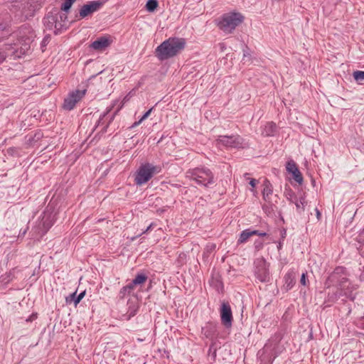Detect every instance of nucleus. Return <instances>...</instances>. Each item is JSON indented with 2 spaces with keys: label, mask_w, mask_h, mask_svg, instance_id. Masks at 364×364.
Here are the masks:
<instances>
[{
  "label": "nucleus",
  "mask_w": 364,
  "mask_h": 364,
  "mask_svg": "<svg viewBox=\"0 0 364 364\" xmlns=\"http://www.w3.org/2000/svg\"><path fill=\"white\" fill-rule=\"evenodd\" d=\"M347 280L348 279L346 277H341V276L339 274V280H338V285L340 287H342V284L346 282Z\"/></svg>",
  "instance_id": "nucleus-36"
},
{
  "label": "nucleus",
  "mask_w": 364,
  "mask_h": 364,
  "mask_svg": "<svg viewBox=\"0 0 364 364\" xmlns=\"http://www.w3.org/2000/svg\"><path fill=\"white\" fill-rule=\"evenodd\" d=\"M250 232H251L252 236V235H258V234H259V230H250Z\"/></svg>",
  "instance_id": "nucleus-44"
},
{
  "label": "nucleus",
  "mask_w": 364,
  "mask_h": 364,
  "mask_svg": "<svg viewBox=\"0 0 364 364\" xmlns=\"http://www.w3.org/2000/svg\"><path fill=\"white\" fill-rule=\"evenodd\" d=\"M186 43V40L183 38H169L156 48V56L161 60L171 58L183 50Z\"/></svg>",
  "instance_id": "nucleus-1"
},
{
  "label": "nucleus",
  "mask_w": 364,
  "mask_h": 364,
  "mask_svg": "<svg viewBox=\"0 0 364 364\" xmlns=\"http://www.w3.org/2000/svg\"><path fill=\"white\" fill-rule=\"evenodd\" d=\"M300 282L302 285H306V274L304 273L302 274Z\"/></svg>",
  "instance_id": "nucleus-40"
},
{
  "label": "nucleus",
  "mask_w": 364,
  "mask_h": 364,
  "mask_svg": "<svg viewBox=\"0 0 364 364\" xmlns=\"http://www.w3.org/2000/svg\"><path fill=\"white\" fill-rule=\"evenodd\" d=\"M249 173H245L244 176L246 178V179L250 180L249 184L251 186V188L250 189L251 192H252L254 194L255 193V188L256 186L258 184V181L255 178H250L248 177Z\"/></svg>",
  "instance_id": "nucleus-27"
},
{
  "label": "nucleus",
  "mask_w": 364,
  "mask_h": 364,
  "mask_svg": "<svg viewBox=\"0 0 364 364\" xmlns=\"http://www.w3.org/2000/svg\"><path fill=\"white\" fill-rule=\"evenodd\" d=\"M284 281L287 289H291L296 282L294 274L291 272H289L285 274Z\"/></svg>",
  "instance_id": "nucleus-23"
},
{
  "label": "nucleus",
  "mask_w": 364,
  "mask_h": 364,
  "mask_svg": "<svg viewBox=\"0 0 364 364\" xmlns=\"http://www.w3.org/2000/svg\"><path fill=\"white\" fill-rule=\"evenodd\" d=\"M244 21L240 13L232 12L223 14L217 20V26L225 33L230 34Z\"/></svg>",
  "instance_id": "nucleus-2"
},
{
  "label": "nucleus",
  "mask_w": 364,
  "mask_h": 364,
  "mask_svg": "<svg viewBox=\"0 0 364 364\" xmlns=\"http://www.w3.org/2000/svg\"><path fill=\"white\" fill-rule=\"evenodd\" d=\"M134 288V287L132 285L131 283L123 287L119 292V298L120 299H124V297L126 296L129 295L131 294V292L133 291Z\"/></svg>",
  "instance_id": "nucleus-21"
},
{
  "label": "nucleus",
  "mask_w": 364,
  "mask_h": 364,
  "mask_svg": "<svg viewBox=\"0 0 364 364\" xmlns=\"http://www.w3.org/2000/svg\"><path fill=\"white\" fill-rule=\"evenodd\" d=\"M102 6L100 1H90L88 4L83 5L79 11L80 18H84L94 12L98 11Z\"/></svg>",
  "instance_id": "nucleus-12"
},
{
  "label": "nucleus",
  "mask_w": 364,
  "mask_h": 364,
  "mask_svg": "<svg viewBox=\"0 0 364 364\" xmlns=\"http://www.w3.org/2000/svg\"><path fill=\"white\" fill-rule=\"evenodd\" d=\"M112 43V40L109 37L102 36L91 44V47L96 50H103L106 48L109 47Z\"/></svg>",
  "instance_id": "nucleus-15"
},
{
  "label": "nucleus",
  "mask_w": 364,
  "mask_h": 364,
  "mask_svg": "<svg viewBox=\"0 0 364 364\" xmlns=\"http://www.w3.org/2000/svg\"><path fill=\"white\" fill-rule=\"evenodd\" d=\"M186 178L195 181L198 185L208 187L214 183V176L211 171L206 168L189 169L186 173Z\"/></svg>",
  "instance_id": "nucleus-3"
},
{
  "label": "nucleus",
  "mask_w": 364,
  "mask_h": 364,
  "mask_svg": "<svg viewBox=\"0 0 364 364\" xmlns=\"http://www.w3.org/2000/svg\"><path fill=\"white\" fill-rule=\"evenodd\" d=\"M221 323L227 328H231L233 321L232 313L228 302H223L220 311Z\"/></svg>",
  "instance_id": "nucleus-10"
},
{
  "label": "nucleus",
  "mask_w": 364,
  "mask_h": 364,
  "mask_svg": "<svg viewBox=\"0 0 364 364\" xmlns=\"http://www.w3.org/2000/svg\"><path fill=\"white\" fill-rule=\"evenodd\" d=\"M262 197L264 200L269 205H275L279 203L277 194L274 193L273 186L270 181L265 178L262 183Z\"/></svg>",
  "instance_id": "nucleus-6"
},
{
  "label": "nucleus",
  "mask_w": 364,
  "mask_h": 364,
  "mask_svg": "<svg viewBox=\"0 0 364 364\" xmlns=\"http://www.w3.org/2000/svg\"><path fill=\"white\" fill-rule=\"evenodd\" d=\"M5 59H6V55H4V53L0 52V63L4 62L5 60Z\"/></svg>",
  "instance_id": "nucleus-41"
},
{
  "label": "nucleus",
  "mask_w": 364,
  "mask_h": 364,
  "mask_svg": "<svg viewBox=\"0 0 364 364\" xmlns=\"http://www.w3.org/2000/svg\"><path fill=\"white\" fill-rule=\"evenodd\" d=\"M56 214L55 206H46L38 220L41 223V224L50 229L55 220Z\"/></svg>",
  "instance_id": "nucleus-8"
},
{
  "label": "nucleus",
  "mask_w": 364,
  "mask_h": 364,
  "mask_svg": "<svg viewBox=\"0 0 364 364\" xmlns=\"http://www.w3.org/2000/svg\"><path fill=\"white\" fill-rule=\"evenodd\" d=\"M13 279V277H11V273L9 272V274L6 275V278H3L2 280L3 281H6V282H9L11 280Z\"/></svg>",
  "instance_id": "nucleus-38"
},
{
  "label": "nucleus",
  "mask_w": 364,
  "mask_h": 364,
  "mask_svg": "<svg viewBox=\"0 0 364 364\" xmlns=\"http://www.w3.org/2000/svg\"><path fill=\"white\" fill-rule=\"evenodd\" d=\"M280 233H281L282 237L284 238L286 237V235H287L286 229H284V228L282 229L281 231H280Z\"/></svg>",
  "instance_id": "nucleus-42"
},
{
  "label": "nucleus",
  "mask_w": 364,
  "mask_h": 364,
  "mask_svg": "<svg viewBox=\"0 0 364 364\" xmlns=\"http://www.w3.org/2000/svg\"><path fill=\"white\" fill-rule=\"evenodd\" d=\"M85 90H76L71 92L64 100L63 107L66 110L73 109L75 105L85 96Z\"/></svg>",
  "instance_id": "nucleus-11"
},
{
  "label": "nucleus",
  "mask_w": 364,
  "mask_h": 364,
  "mask_svg": "<svg viewBox=\"0 0 364 364\" xmlns=\"http://www.w3.org/2000/svg\"><path fill=\"white\" fill-rule=\"evenodd\" d=\"M216 324L213 323H207L202 328V333L208 338H211L216 333Z\"/></svg>",
  "instance_id": "nucleus-18"
},
{
  "label": "nucleus",
  "mask_w": 364,
  "mask_h": 364,
  "mask_svg": "<svg viewBox=\"0 0 364 364\" xmlns=\"http://www.w3.org/2000/svg\"><path fill=\"white\" fill-rule=\"evenodd\" d=\"M357 241L360 243H364V228L359 233Z\"/></svg>",
  "instance_id": "nucleus-32"
},
{
  "label": "nucleus",
  "mask_w": 364,
  "mask_h": 364,
  "mask_svg": "<svg viewBox=\"0 0 364 364\" xmlns=\"http://www.w3.org/2000/svg\"><path fill=\"white\" fill-rule=\"evenodd\" d=\"M277 131V125L273 122H267L262 128V134L264 136H274Z\"/></svg>",
  "instance_id": "nucleus-17"
},
{
  "label": "nucleus",
  "mask_w": 364,
  "mask_h": 364,
  "mask_svg": "<svg viewBox=\"0 0 364 364\" xmlns=\"http://www.w3.org/2000/svg\"><path fill=\"white\" fill-rule=\"evenodd\" d=\"M354 79L357 82H363L364 81V71H355L353 74Z\"/></svg>",
  "instance_id": "nucleus-29"
},
{
  "label": "nucleus",
  "mask_w": 364,
  "mask_h": 364,
  "mask_svg": "<svg viewBox=\"0 0 364 364\" xmlns=\"http://www.w3.org/2000/svg\"><path fill=\"white\" fill-rule=\"evenodd\" d=\"M75 1V0H65V1L61 6V10L68 11Z\"/></svg>",
  "instance_id": "nucleus-30"
},
{
  "label": "nucleus",
  "mask_w": 364,
  "mask_h": 364,
  "mask_svg": "<svg viewBox=\"0 0 364 364\" xmlns=\"http://www.w3.org/2000/svg\"><path fill=\"white\" fill-rule=\"evenodd\" d=\"M77 292L75 291L73 294H70L68 296L66 297V302L67 303H71L72 301H74L75 306H77L80 301L83 299V297L85 295V291H82L80 294H79L77 296L76 295Z\"/></svg>",
  "instance_id": "nucleus-20"
},
{
  "label": "nucleus",
  "mask_w": 364,
  "mask_h": 364,
  "mask_svg": "<svg viewBox=\"0 0 364 364\" xmlns=\"http://www.w3.org/2000/svg\"><path fill=\"white\" fill-rule=\"evenodd\" d=\"M255 274L261 282H268L269 281L268 265L264 259H257L255 262Z\"/></svg>",
  "instance_id": "nucleus-9"
},
{
  "label": "nucleus",
  "mask_w": 364,
  "mask_h": 364,
  "mask_svg": "<svg viewBox=\"0 0 364 364\" xmlns=\"http://www.w3.org/2000/svg\"><path fill=\"white\" fill-rule=\"evenodd\" d=\"M252 236L250 229H246L243 230L238 239V243H244Z\"/></svg>",
  "instance_id": "nucleus-25"
},
{
  "label": "nucleus",
  "mask_w": 364,
  "mask_h": 364,
  "mask_svg": "<svg viewBox=\"0 0 364 364\" xmlns=\"http://www.w3.org/2000/svg\"><path fill=\"white\" fill-rule=\"evenodd\" d=\"M314 210L316 213V217H317L318 220H319L320 218H321V213H320V211L317 208H315Z\"/></svg>",
  "instance_id": "nucleus-43"
},
{
  "label": "nucleus",
  "mask_w": 364,
  "mask_h": 364,
  "mask_svg": "<svg viewBox=\"0 0 364 364\" xmlns=\"http://www.w3.org/2000/svg\"><path fill=\"white\" fill-rule=\"evenodd\" d=\"M266 235H267V233H266V232L259 231L258 236H259V237H264V236H266Z\"/></svg>",
  "instance_id": "nucleus-45"
},
{
  "label": "nucleus",
  "mask_w": 364,
  "mask_h": 364,
  "mask_svg": "<svg viewBox=\"0 0 364 364\" xmlns=\"http://www.w3.org/2000/svg\"><path fill=\"white\" fill-rule=\"evenodd\" d=\"M355 297V295H351V294L348 296V298H349V299H350V300H351V301H354Z\"/></svg>",
  "instance_id": "nucleus-48"
},
{
  "label": "nucleus",
  "mask_w": 364,
  "mask_h": 364,
  "mask_svg": "<svg viewBox=\"0 0 364 364\" xmlns=\"http://www.w3.org/2000/svg\"><path fill=\"white\" fill-rule=\"evenodd\" d=\"M328 301H335L337 299V298L338 297V295L337 293H335L333 294V295L330 296V294H328Z\"/></svg>",
  "instance_id": "nucleus-37"
},
{
  "label": "nucleus",
  "mask_w": 364,
  "mask_h": 364,
  "mask_svg": "<svg viewBox=\"0 0 364 364\" xmlns=\"http://www.w3.org/2000/svg\"><path fill=\"white\" fill-rule=\"evenodd\" d=\"M262 208L267 214H269L272 211V206H262Z\"/></svg>",
  "instance_id": "nucleus-39"
},
{
  "label": "nucleus",
  "mask_w": 364,
  "mask_h": 364,
  "mask_svg": "<svg viewBox=\"0 0 364 364\" xmlns=\"http://www.w3.org/2000/svg\"><path fill=\"white\" fill-rule=\"evenodd\" d=\"M156 226V224L154 223H151L147 228L145 230H144L141 233H140L139 235H136V236H134V237H131V240L132 241H134V240H136L137 237H139V236H141V235L143 234H146L147 232H149L150 230H151V229Z\"/></svg>",
  "instance_id": "nucleus-31"
},
{
  "label": "nucleus",
  "mask_w": 364,
  "mask_h": 364,
  "mask_svg": "<svg viewBox=\"0 0 364 364\" xmlns=\"http://www.w3.org/2000/svg\"><path fill=\"white\" fill-rule=\"evenodd\" d=\"M286 168L287 171L291 173L294 181L299 184H301L303 182V177L295 162L293 161H288Z\"/></svg>",
  "instance_id": "nucleus-14"
},
{
  "label": "nucleus",
  "mask_w": 364,
  "mask_h": 364,
  "mask_svg": "<svg viewBox=\"0 0 364 364\" xmlns=\"http://www.w3.org/2000/svg\"><path fill=\"white\" fill-rule=\"evenodd\" d=\"M41 223V222L37 220L36 224L30 232L31 238L34 240H39L49 230Z\"/></svg>",
  "instance_id": "nucleus-13"
},
{
  "label": "nucleus",
  "mask_w": 364,
  "mask_h": 364,
  "mask_svg": "<svg viewBox=\"0 0 364 364\" xmlns=\"http://www.w3.org/2000/svg\"><path fill=\"white\" fill-rule=\"evenodd\" d=\"M160 170L159 166L149 163L142 164L135 174V183L141 186L147 183L155 173H159Z\"/></svg>",
  "instance_id": "nucleus-4"
},
{
  "label": "nucleus",
  "mask_w": 364,
  "mask_h": 364,
  "mask_svg": "<svg viewBox=\"0 0 364 364\" xmlns=\"http://www.w3.org/2000/svg\"><path fill=\"white\" fill-rule=\"evenodd\" d=\"M164 209L159 208V209H158V210H157V213H158L159 214H161V213H164Z\"/></svg>",
  "instance_id": "nucleus-47"
},
{
  "label": "nucleus",
  "mask_w": 364,
  "mask_h": 364,
  "mask_svg": "<svg viewBox=\"0 0 364 364\" xmlns=\"http://www.w3.org/2000/svg\"><path fill=\"white\" fill-rule=\"evenodd\" d=\"M7 152L9 154L13 156L18 154V150L15 147H10L9 149H7Z\"/></svg>",
  "instance_id": "nucleus-35"
},
{
  "label": "nucleus",
  "mask_w": 364,
  "mask_h": 364,
  "mask_svg": "<svg viewBox=\"0 0 364 364\" xmlns=\"http://www.w3.org/2000/svg\"><path fill=\"white\" fill-rule=\"evenodd\" d=\"M216 350H217V348L215 346V344L212 343L209 347V350H208V357L210 358V360L212 361H215V360Z\"/></svg>",
  "instance_id": "nucleus-28"
},
{
  "label": "nucleus",
  "mask_w": 364,
  "mask_h": 364,
  "mask_svg": "<svg viewBox=\"0 0 364 364\" xmlns=\"http://www.w3.org/2000/svg\"><path fill=\"white\" fill-rule=\"evenodd\" d=\"M38 317L37 313H33L28 318L26 319V322H31L36 320Z\"/></svg>",
  "instance_id": "nucleus-33"
},
{
  "label": "nucleus",
  "mask_w": 364,
  "mask_h": 364,
  "mask_svg": "<svg viewBox=\"0 0 364 364\" xmlns=\"http://www.w3.org/2000/svg\"><path fill=\"white\" fill-rule=\"evenodd\" d=\"M141 122H142V121H141V119H139L138 122H134V124H133V127L138 126V125H139Z\"/></svg>",
  "instance_id": "nucleus-46"
},
{
  "label": "nucleus",
  "mask_w": 364,
  "mask_h": 364,
  "mask_svg": "<svg viewBox=\"0 0 364 364\" xmlns=\"http://www.w3.org/2000/svg\"><path fill=\"white\" fill-rule=\"evenodd\" d=\"M343 271V267H336L326 280L324 283L325 287L330 288L332 285L338 284L339 280V274H341V273H342Z\"/></svg>",
  "instance_id": "nucleus-16"
},
{
  "label": "nucleus",
  "mask_w": 364,
  "mask_h": 364,
  "mask_svg": "<svg viewBox=\"0 0 364 364\" xmlns=\"http://www.w3.org/2000/svg\"><path fill=\"white\" fill-rule=\"evenodd\" d=\"M128 100L127 96H126L123 101L121 102L117 109L111 114L109 115V113L113 109V108L118 104L119 101L115 100L112 105L107 109V111L100 118V123H102V124H105V127H107L114 119V117L117 114L119 111L123 107L124 102Z\"/></svg>",
  "instance_id": "nucleus-7"
},
{
  "label": "nucleus",
  "mask_w": 364,
  "mask_h": 364,
  "mask_svg": "<svg viewBox=\"0 0 364 364\" xmlns=\"http://www.w3.org/2000/svg\"><path fill=\"white\" fill-rule=\"evenodd\" d=\"M147 276L144 273L138 274L135 278L130 282L134 287L136 285L144 284L147 280Z\"/></svg>",
  "instance_id": "nucleus-22"
},
{
  "label": "nucleus",
  "mask_w": 364,
  "mask_h": 364,
  "mask_svg": "<svg viewBox=\"0 0 364 364\" xmlns=\"http://www.w3.org/2000/svg\"><path fill=\"white\" fill-rule=\"evenodd\" d=\"M152 110H153V107H152V108H151V109H149L147 112H146L144 114V115L141 117V118L140 119H141V121H142V122H143V121H144V120H145L146 118H148V117H149V116L150 115V114L151 113Z\"/></svg>",
  "instance_id": "nucleus-34"
},
{
  "label": "nucleus",
  "mask_w": 364,
  "mask_h": 364,
  "mask_svg": "<svg viewBox=\"0 0 364 364\" xmlns=\"http://www.w3.org/2000/svg\"><path fill=\"white\" fill-rule=\"evenodd\" d=\"M138 309L139 307L137 306H129L127 314L123 315V316L125 317L126 320H129L132 317L136 314Z\"/></svg>",
  "instance_id": "nucleus-24"
},
{
  "label": "nucleus",
  "mask_w": 364,
  "mask_h": 364,
  "mask_svg": "<svg viewBox=\"0 0 364 364\" xmlns=\"http://www.w3.org/2000/svg\"><path fill=\"white\" fill-rule=\"evenodd\" d=\"M215 144L218 147L244 149L248 146L245 139L240 135L220 136L215 140Z\"/></svg>",
  "instance_id": "nucleus-5"
},
{
  "label": "nucleus",
  "mask_w": 364,
  "mask_h": 364,
  "mask_svg": "<svg viewBox=\"0 0 364 364\" xmlns=\"http://www.w3.org/2000/svg\"><path fill=\"white\" fill-rule=\"evenodd\" d=\"M159 3L157 0H148L146 4V9L149 12H153L158 7Z\"/></svg>",
  "instance_id": "nucleus-26"
},
{
  "label": "nucleus",
  "mask_w": 364,
  "mask_h": 364,
  "mask_svg": "<svg viewBox=\"0 0 364 364\" xmlns=\"http://www.w3.org/2000/svg\"><path fill=\"white\" fill-rule=\"evenodd\" d=\"M20 226L21 225L18 223H16L14 228L12 230H13L12 235H10V237H17L18 238H21V239L24 237V235H26V233L27 232V231L28 230V225H25L24 228H23Z\"/></svg>",
  "instance_id": "nucleus-19"
}]
</instances>
